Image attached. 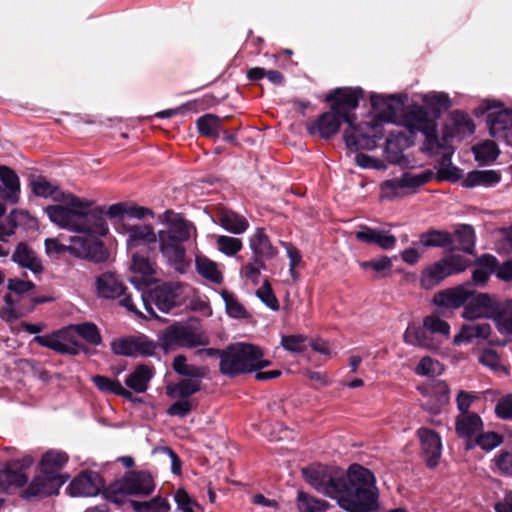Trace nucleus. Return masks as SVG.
I'll use <instances>...</instances> for the list:
<instances>
[{"label": "nucleus", "instance_id": "4be33fe9", "mask_svg": "<svg viewBox=\"0 0 512 512\" xmlns=\"http://www.w3.org/2000/svg\"><path fill=\"white\" fill-rule=\"evenodd\" d=\"M65 481V477L50 476L48 473L41 472L40 475H37L32 480L25 491V496H50L57 494Z\"/></svg>", "mask_w": 512, "mask_h": 512}, {"label": "nucleus", "instance_id": "f257e3e1", "mask_svg": "<svg viewBox=\"0 0 512 512\" xmlns=\"http://www.w3.org/2000/svg\"><path fill=\"white\" fill-rule=\"evenodd\" d=\"M302 475L318 492L335 498L348 512H374L379 507V490L374 473L352 464L346 473L334 467L313 465L302 469Z\"/></svg>", "mask_w": 512, "mask_h": 512}, {"label": "nucleus", "instance_id": "09e8293b", "mask_svg": "<svg viewBox=\"0 0 512 512\" xmlns=\"http://www.w3.org/2000/svg\"><path fill=\"white\" fill-rule=\"evenodd\" d=\"M497 329L501 334L512 335V301L500 305V313L493 316Z\"/></svg>", "mask_w": 512, "mask_h": 512}, {"label": "nucleus", "instance_id": "a19ab883", "mask_svg": "<svg viewBox=\"0 0 512 512\" xmlns=\"http://www.w3.org/2000/svg\"><path fill=\"white\" fill-rule=\"evenodd\" d=\"M71 329L72 338L80 336L89 344L99 345L102 341L98 327L93 323H82L68 326Z\"/></svg>", "mask_w": 512, "mask_h": 512}, {"label": "nucleus", "instance_id": "f03ea898", "mask_svg": "<svg viewBox=\"0 0 512 512\" xmlns=\"http://www.w3.org/2000/svg\"><path fill=\"white\" fill-rule=\"evenodd\" d=\"M31 187L35 195L59 202L45 208L49 219L57 226L77 233H108L109 229L103 219L104 210L100 207L93 208V201L65 193L44 177L34 179Z\"/></svg>", "mask_w": 512, "mask_h": 512}, {"label": "nucleus", "instance_id": "39448f33", "mask_svg": "<svg viewBox=\"0 0 512 512\" xmlns=\"http://www.w3.org/2000/svg\"><path fill=\"white\" fill-rule=\"evenodd\" d=\"M155 481L147 471H132L111 483L105 490L106 498L121 505L128 495L146 497L155 490Z\"/></svg>", "mask_w": 512, "mask_h": 512}, {"label": "nucleus", "instance_id": "8fccbe9b", "mask_svg": "<svg viewBox=\"0 0 512 512\" xmlns=\"http://www.w3.org/2000/svg\"><path fill=\"white\" fill-rule=\"evenodd\" d=\"M473 152L477 161L486 164L494 162L500 153L497 144L492 140H486L474 146Z\"/></svg>", "mask_w": 512, "mask_h": 512}, {"label": "nucleus", "instance_id": "72a5a7b5", "mask_svg": "<svg viewBox=\"0 0 512 512\" xmlns=\"http://www.w3.org/2000/svg\"><path fill=\"white\" fill-rule=\"evenodd\" d=\"M68 461V455L65 452L49 450L43 454L40 466L41 472L48 473L50 476L63 477L60 473Z\"/></svg>", "mask_w": 512, "mask_h": 512}, {"label": "nucleus", "instance_id": "de8ad7c7", "mask_svg": "<svg viewBox=\"0 0 512 512\" xmlns=\"http://www.w3.org/2000/svg\"><path fill=\"white\" fill-rule=\"evenodd\" d=\"M130 270L139 274L141 278H147L155 274L156 265L148 256L140 253H134L132 255Z\"/></svg>", "mask_w": 512, "mask_h": 512}, {"label": "nucleus", "instance_id": "4c0bfd02", "mask_svg": "<svg viewBox=\"0 0 512 512\" xmlns=\"http://www.w3.org/2000/svg\"><path fill=\"white\" fill-rule=\"evenodd\" d=\"M491 333V326L488 323H477L463 325L460 332L454 337V344L471 342L475 338L487 339Z\"/></svg>", "mask_w": 512, "mask_h": 512}, {"label": "nucleus", "instance_id": "bb28decb", "mask_svg": "<svg viewBox=\"0 0 512 512\" xmlns=\"http://www.w3.org/2000/svg\"><path fill=\"white\" fill-rule=\"evenodd\" d=\"M249 246L254 256L265 257L268 260L274 259L278 254L277 247L272 244L264 228H256L249 239Z\"/></svg>", "mask_w": 512, "mask_h": 512}, {"label": "nucleus", "instance_id": "c03bdc74", "mask_svg": "<svg viewBox=\"0 0 512 512\" xmlns=\"http://www.w3.org/2000/svg\"><path fill=\"white\" fill-rule=\"evenodd\" d=\"M423 102L429 107L434 117L437 119L441 115V109L447 110L451 106V100L448 94L443 92H433L423 97Z\"/></svg>", "mask_w": 512, "mask_h": 512}, {"label": "nucleus", "instance_id": "0eeeda50", "mask_svg": "<svg viewBox=\"0 0 512 512\" xmlns=\"http://www.w3.org/2000/svg\"><path fill=\"white\" fill-rule=\"evenodd\" d=\"M160 343L164 350L170 351L176 348H194L208 344L205 333L191 325L176 323L167 327L160 336Z\"/></svg>", "mask_w": 512, "mask_h": 512}, {"label": "nucleus", "instance_id": "4468645a", "mask_svg": "<svg viewBox=\"0 0 512 512\" xmlns=\"http://www.w3.org/2000/svg\"><path fill=\"white\" fill-rule=\"evenodd\" d=\"M71 331L65 327L51 334L35 336L33 341L61 354L77 355L82 346L77 339L72 338Z\"/></svg>", "mask_w": 512, "mask_h": 512}, {"label": "nucleus", "instance_id": "58836bf2", "mask_svg": "<svg viewBox=\"0 0 512 512\" xmlns=\"http://www.w3.org/2000/svg\"><path fill=\"white\" fill-rule=\"evenodd\" d=\"M455 237L459 243L456 249L467 254L475 253L476 234L472 225L459 224L455 229Z\"/></svg>", "mask_w": 512, "mask_h": 512}, {"label": "nucleus", "instance_id": "13d9d810", "mask_svg": "<svg viewBox=\"0 0 512 512\" xmlns=\"http://www.w3.org/2000/svg\"><path fill=\"white\" fill-rule=\"evenodd\" d=\"M199 388L200 386L198 381L184 379L169 389V395L180 399H188V397L196 393Z\"/></svg>", "mask_w": 512, "mask_h": 512}, {"label": "nucleus", "instance_id": "4d7b16f0", "mask_svg": "<svg viewBox=\"0 0 512 512\" xmlns=\"http://www.w3.org/2000/svg\"><path fill=\"white\" fill-rule=\"evenodd\" d=\"M297 499L299 508L303 512H323L328 507L326 501L314 498L303 491L298 492Z\"/></svg>", "mask_w": 512, "mask_h": 512}, {"label": "nucleus", "instance_id": "2f4dec72", "mask_svg": "<svg viewBox=\"0 0 512 512\" xmlns=\"http://www.w3.org/2000/svg\"><path fill=\"white\" fill-rule=\"evenodd\" d=\"M0 180L4 186L2 188V199L16 203L20 191V182L17 174L6 166H0Z\"/></svg>", "mask_w": 512, "mask_h": 512}, {"label": "nucleus", "instance_id": "c9c22d12", "mask_svg": "<svg viewBox=\"0 0 512 512\" xmlns=\"http://www.w3.org/2000/svg\"><path fill=\"white\" fill-rule=\"evenodd\" d=\"M500 180L501 175L495 170H474L467 174L462 185L466 188H473L476 186L491 187L498 184Z\"/></svg>", "mask_w": 512, "mask_h": 512}, {"label": "nucleus", "instance_id": "423d86ee", "mask_svg": "<svg viewBox=\"0 0 512 512\" xmlns=\"http://www.w3.org/2000/svg\"><path fill=\"white\" fill-rule=\"evenodd\" d=\"M475 117L486 115L489 134L496 139H504L512 146V109L505 108L500 101L484 100L473 110Z\"/></svg>", "mask_w": 512, "mask_h": 512}, {"label": "nucleus", "instance_id": "5701e85b", "mask_svg": "<svg viewBox=\"0 0 512 512\" xmlns=\"http://www.w3.org/2000/svg\"><path fill=\"white\" fill-rule=\"evenodd\" d=\"M451 124L446 126L443 132V140L450 138L464 137L475 132V124L469 115L463 111L455 110L450 116Z\"/></svg>", "mask_w": 512, "mask_h": 512}, {"label": "nucleus", "instance_id": "ea45409f", "mask_svg": "<svg viewBox=\"0 0 512 512\" xmlns=\"http://www.w3.org/2000/svg\"><path fill=\"white\" fill-rule=\"evenodd\" d=\"M195 266L199 275L206 280L213 283H220L222 281V273L218 269L217 264L209 258L196 255Z\"/></svg>", "mask_w": 512, "mask_h": 512}, {"label": "nucleus", "instance_id": "473e14b6", "mask_svg": "<svg viewBox=\"0 0 512 512\" xmlns=\"http://www.w3.org/2000/svg\"><path fill=\"white\" fill-rule=\"evenodd\" d=\"M449 276L450 272H448L447 267L442 262V259H440L422 271L420 285L424 289H431Z\"/></svg>", "mask_w": 512, "mask_h": 512}, {"label": "nucleus", "instance_id": "dca6fc26", "mask_svg": "<svg viewBox=\"0 0 512 512\" xmlns=\"http://www.w3.org/2000/svg\"><path fill=\"white\" fill-rule=\"evenodd\" d=\"M473 294L471 283H465L435 293L432 303L440 308L457 309L465 306Z\"/></svg>", "mask_w": 512, "mask_h": 512}, {"label": "nucleus", "instance_id": "5fc2aeb1", "mask_svg": "<svg viewBox=\"0 0 512 512\" xmlns=\"http://www.w3.org/2000/svg\"><path fill=\"white\" fill-rule=\"evenodd\" d=\"M424 326L433 335H438L443 339L450 337V325L447 321L442 320L438 315L431 314L423 319Z\"/></svg>", "mask_w": 512, "mask_h": 512}, {"label": "nucleus", "instance_id": "e433bc0d", "mask_svg": "<svg viewBox=\"0 0 512 512\" xmlns=\"http://www.w3.org/2000/svg\"><path fill=\"white\" fill-rule=\"evenodd\" d=\"M420 242L425 247L448 248L454 243V237L448 231L430 228L420 235Z\"/></svg>", "mask_w": 512, "mask_h": 512}, {"label": "nucleus", "instance_id": "79ce46f5", "mask_svg": "<svg viewBox=\"0 0 512 512\" xmlns=\"http://www.w3.org/2000/svg\"><path fill=\"white\" fill-rule=\"evenodd\" d=\"M96 387L102 392H110L126 399H132V393L125 389L118 380H112L105 376H94L92 378Z\"/></svg>", "mask_w": 512, "mask_h": 512}, {"label": "nucleus", "instance_id": "6e6552de", "mask_svg": "<svg viewBox=\"0 0 512 512\" xmlns=\"http://www.w3.org/2000/svg\"><path fill=\"white\" fill-rule=\"evenodd\" d=\"M364 97L361 87H338L331 90L325 97V102L330 104V109L344 119L348 125L356 122V110L360 100Z\"/></svg>", "mask_w": 512, "mask_h": 512}, {"label": "nucleus", "instance_id": "6ab92c4d", "mask_svg": "<svg viewBox=\"0 0 512 512\" xmlns=\"http://www.w3.org/2000/svg\"><path fill=\"white\" fill-rule=\"evenodd\" d=\"M102 487L103 482L99 473L84 471L71 481L67 491L74 497H91L96 496Z\"/></svg>", "mask_w": 512, "mask_h": 512}, {"label": "nucleus", "instance_id": "f704fd0d", "mask_svg": "<svg viewBox=\"0 0 512 512\" xmlns=\"http://www.w3.org/2000/svg\"><path fill=\"white\" fill-rule=\"evenodd\" d=\"M127 244L129 247H137L140 244H150L157 240V233L149 224L132 225L127 229Z\"/></svg>", "mask_w": 512, "mask_h": 512}, {"label": "nucleus", "instance_id": "412c9836", "mask_svg": "<svg viewBox=\"0 0 512 512\" xmlns=\"http://www.w3.org/2000/svg\"><path fill=\"white\" fill-rule=\"evenodd\" d=\"M420 393L424 396L433 395L435 400L421 404L423 410L430 414L437 415L442 408L449 402V386L445 381L433 380L430 387H418Z\"/></svg>", "mask_w": 512, "mask_h": 512}, {"label": "nucleus", "instance_id": "9d476101", "mask_svg": "<svg viewBox=\"0 0 512 512\" xmlns=\"http://www.w3.org/2000/svg\"><path fill=\"white\" fill-rule=\"evenodd\" d=\"M182 288L183 286L180 283L158 285L148 294H141L142 305L150 316L158 318L152 304L162 312H169L178 304Z\"/></svg>", "mask_w": 512, "mask_h": 512}, {"label": "nucleus", "instance_id": "b1692460", "mask_svg": "<svg viewBox=\"0 0 512 512\" xmlns=\"http://www.w3.org/2000/svg\"><path fill=\"white\" fill-rule=\"evenodd\" d=\"M358 241L365 244H375L383 250H391L395 247L397 239L387 231L377 230L368 226H361L355 233Z\"/></svg>", "mask_w": 512, "mask_h": 512}, {"label": "nucleus", "instance_id": "1a4fd4ad", "mask_svg": "<svg viewBox=\"0 0 512 512\" xmlns=\"http://www.w3.org/2000/svg\"><path fill=\"white\" fill-rule=\"evenodd\" d=\"M258 346L238 342L226 346V376L235 377L255 371L254 362L257 360Z\"/></svg>", "mask_w": 512, "mask_h": 512}, {"label": "nucleus", "instance_id": "a211bd4d", "mask_svg": "<svg viewBox=\"0 0 512 512\" xmlns=\"http://www.w3.org/2000/svg\"><path fill=\"white\" fill-rule=\"evenodd\" d=\"M343 122L344 119L330 109L319 115L316 120L307 123L306 128L310 135L330 140L339 132Z\"/></svg>", "mask_w": 512, "mask_h": 512}, {"label": "nucleus", "instance_id": "aec40b11", "mask_svg": "<svg viewBox=\"0 0 512 512\" xmlns=\"http://www.w3.org/2000/svg\"><path fill=\"white\" fill-rule=\"evenodd\" d=\"M420 439L422 456L428 468H435L441 457L442 443L437 432L429 428H420L417 431Z\"/></svg>", "mask_w": 512, "mask_h": 512}, {"label": "nucleus", "instance_id": "7ed1b4c3", "mask_svg": "<svg viewBox=\"0 0 512 512\" xmlns=\"http://www.w3.org/2000/svg\"><path fill=\"white\" fill-rule=\"evenodd\" d=\"M164 225L157 232L158 250L165 262L179 273L185 272L188 262L185 243L196 234V228L181 214L167 210L159 216Z\"/></svg>", "mask_w": 512, "mask_h": 512}, {"label": "nucleus", "instance_id": "f3484780", "mask_svg": "<svg viewBox=\"0 0 512 512\" xmlns=\"http://www.w3.org/2000/svg\"><path fill=\"white\" fill-rule=\"evenodd\" d=\"M113 353L127 357L152 356L156 345L146 336L123 338L111 344Z\"/></svg>", "mask_w": 512, "mask_h": 512}, {"label": "nucleus", "instance_id": "69168bd1", "mask_svg": "<svg viewBox=\"0 0 512 512\" xmlns=\"http://www.w3.org/2000/svg\"><path fill=\"white\" fill-rule=\"evenodd\" d=\"M173 369L181 375L198 377L200 376V370L193 366L187 364V359L183 355H178L174 358L173 361Z\"/></svg>", "mask_w": 512, "mask_h": 512}, {"label": "nucleus", "instance_id": "a878e982", "mask_svg": "<svg viewBox=\"0 0 512 512\" xmlns=\"http://www.w3.org/2000/svg\"><path fill=\"white\" fill-rule=\"evenodd\" d=\"M474 265L476 268L472 271V283L475 286L483 287L498 268V259L492 254L485 253L474 261Z\"/></svg>", "mask_w": 512, "mask_h": 512}, {"label": "nucleus", "instance_id": "0e129e2a", "mask_svg": "<svg viewBox=\"0 0 512 512\" xmlns=\"http://www.w3.org/2000/svg\"><path fill=\"white\" fill-rule=\"evenodd\" d=\"M495 414L502 420L512 421V393L498 399L495 406Z\"/></svg>", "mask_w": 512, "mask_h": 512}, {"label": "nucleus", "instance_id": "680f3d73", "mask_svg": "<svg viewBox=\"0 0 512 512\" xmlns=\"http://www.w3.org/2000/svg\"><path fill=\"white\" fill-rule=\"evenodd\" d=\"M226 314L235 319H248L251 314L237 300V298L226 291Z\"/></svg>", "mask_w": 512, "mask_h": 512}, {"label": "nucleus", "instance_id": "20e7f679", "mask_svg": "<svg viewBox=\"0 0 512 512\" xmlns=\"http://www.w3.org/2000/svg\"><path fill=\"white\" fill-rule=\"evenodd\" d=\"M84 236L70 237V244L60 243L57 238H48L45 240V250L48 255H60L70 253L81 259H87L94 263L106 262L109 258V252L104 244L97 238L101 235L83 233Z\"/></svg>", "mask_w": 512, "mask_h": 512}, {"label": "nucleus", "instance_id": "37998d69", "mask_svg": "<svg viewBox=\"0 0 512 512\" xmlns=\"http://www.w3.org/2000/svg\"><path fill=\"white\" fill-rule=\"evenodd\" d=\"M27 481L28 477L23 471L8 467L0 472V492L11 486L22 487Z\"/></svg>", "mask_w": 512, "mask_h": 512}, {"label": "nucleus", "instance_id": "c756f323", "mask_svg": "<svg viewBox=\"0 0 512 512\" xmlns=\"http://www.w3.org/2000/svg\"><path fill=\"white\" fill-rule=\"evenodd\" d=\"M12 260L21 267L27 268L34 274L43 271V265L36 253L25 243H19L12 255Z\"/></svg>", "mask_w": 512, "mask_h": 512}, {"label": "nucleus", "instance_id": "603ef678", "mask_svg": "<svg viewBox=\"0 0 512 512\" xmlns=\"http://www.w3.org/2000/svg\"><path fill=\"white\" fill-rule=\"evenodd\" d=\"M394 100V96H390L388 98L373 93L370 96V102L371 106L374 110H382V113L380 115L381 119L393 122L395 117V109L393 105L391 104V101Z\"/></svg>", "mask_w": 512, "mask_h": 512}, {"label": "nucleus", "instance_id": "864d4df0", "mask_svg": "<svg viewBox=\"0 0 512 512\" xmlns=\"http://www.w3.org/2000/svg\"><path fill=\"white\" fill-rule=\"evenodd\" d=\"M249 228L247 218L231 209L226 208V232L232 234H243Z\"/></svg>", "mask_w": 512, "mask_h": 512}, {"label": "nucleus", "instance_id": "9b49d317", "mask_svg": "<svg viewBox=\"0 0 512 512\" xmlns=\"http://www.w3.org/2000/svg\"><path fill=\"white\" fill-rule=\"evenodd\" d=\"M96 293L98 297L104 299L120 298L119 303L129 312L140 315L130 294H125L126 288L114 273L106 272L99 275L95 281Z\"/></svg>", "mask_w": 512, "mask_h": 512}, {"label": "nucleus", "instance_id": "774afa93", "mask_svg": "<svg viewBox=\"0 0 512 512\" xmlns=\"http://www.w3.org/2000/svg\"><path fill=\"white\" fill-rule=\"evenodd\" d=\"M460 178V170L456 166H453L452 164L446 165L444 167H439L436 173V179L438 181L457 182L458 180H460Z\"/></svg>", "mask_w": 512, "mask_h": 512}, {"label": "nucleus", "instance_id": "c85d7f7f", "mask_svg": "<svg viewBox=\"0 0 512 512\" xmlns=\"http://www.w3.org/2000/svg\"><path fill=\"white\" fill-rule=\"evenodd\" d=\"M404 341L407 344L419 346L427 349H437L439 343H437L430 333V331L424 326L409 325L403 335Z\"/></svg>", "mask_w": 512, "mask_h": 512}, {"label": "nucleus", "instance_id": "3c124183", "mask_svg": "<svg viewBox=\"0 0 512 512\" xmlns=\"http://www.w3.org/2000/svg\"><path fill=\"white\" fill-rule=\"evenodd\" d=\"M131 506L136 512H169L170 504L165 498L154 497L150 501H131Z\"/></svg>", "mask_w": 512, "mask_h": 512}, {"label": "nucleus", "instance_id": "338daca9", "mask_svg": "<svg viewBox=\"0 0 512 512\" xmlns=\"http://www.w3.org/2000/svg\"><path fill=\"white\" fill-rule=\"evenodd\" d=\"M35 287V284L31 281L22 280L19 278H12L8 280L7 288L10 292L17 295H23L30 292Z\"/></svg>", "mask_w": 512, "mask_h": 512}, {"label": "nucleus", "instance_id": "6e6d98bb", "mask_svg": "<svg viewBox=\"0 0 512 512\" xmlns=\"http://www.w3.org/2000/svg\"><path fill=\"white\" fill-rule=\"evenodd\" d=\"M359 266L363 270H372L378 277H386L391 273L392 261L388 256H381L379 259L362 261Z\"/></svg>", "mask_w": 512, "mask_h": 512}, {"label": "nucleus", "instance_id": "2eb2a0df", "mask_svg": "<svg viewBox=\"0 0 512 512\" xmlns=\"http://www.w3.org/2000/svg\"><path fill=\"white\" fill-rule=\"evenodd\" d=\"M367 130L373 131L374 127L368 123L357 125L356 122H353L352 125H348L344 130L343 140L346 148L350 152L373 150L377 147L379 137L376 134H369Z\"/></svg>", "mask_w": 512, "mask_h": 512}, {"label": "nucleus", "instance_id": "7c9ffc66", "mask_svg": "<svg viewBox=\"0 0 512 512\" xmlns=\"http://www.w3.org/2000/svg\"><path fill=\"white\" fill-rule=\"evenodd\" d=\"M154 375V369L151 366L141 364L138 365L125 379L128 388L136 393H144L150 380Z\"/></svg>", "mask_w": 512, "mask_h": 512}, {"label": "nucleus", "instance_id": "ddd939ff", "mask_svg": "<svg viewBox=\"0 0 512 512\" xmlns=\"http://www.w3.org/2000/svg\"><path fill=\"white\" fill-rule=\"evenodd\" d=\"M434 177V172L432 170H424L419 174H414L411 172H404L400 178L387 180L383 182L382 189L389 191L386 196L389 199H393L396 197H402L405 193L402 191L407 188L412 192H415L418 188L428 183Z\"/></svg>", "mask_w": 512, "mask_h": 512}, {"label": "nucleus", "instance_id": "f8f14e48", "mask_svg": "<svg viewBox=\"0 0 512 512\" xmlns=\"http://www.w3.org/2000/svg\"><path fill=\"white\" fill-rule=\"evenodd\" d=\"M502 302L495 295L474 290L473 296L469 298L464 306L463 318L473 321L479 318L491 319L500 313Z\"/></svg>", "mask_w": 512, "mask_h": 512}, {"label": "nucleus", "instance_id": "e2e57ef3", "mask_svg": "<svg viewBox=\"0 0 512 512\" xmlns=\"http://www.w3.org/2000/svg\"><path fill=\"white\" fill-rule=\"evenodd\" d=\"M442 262L447 267L448 272H450V276L465 271L470 264L469 259L459 254H452L444 257L442 258Z\"/></svg>", "mask_w": 512, "mask_h": 512}, {"label": "nucleus", "instance_id": "052dcab7", "mask_svg": "<svg viewBox=\"0 0 512 512\" xmlns=\"http://www.w3.org/2000/svg\"><path fill=\"white\" fill-rule=\"evenodd\" d=\"M256 296L271 310H279V301L275 296V293L268 279H265L262 286L257 289Z\"/></svg>", "mask_w": 512, "mask_h": 512}, {"label": "nucleus", "instance_id": "49530a36", "mask_svg": "<svg viewBox=\"0 0 512 512\" xmlns=\"http://www.w3.org/2000/svg\"><path fill=\"white\" fill-rule=\"evenodd\" d=\"M197 127L200 134L209 138H217L222 127V121L213 114H206L197 120Z\"/></svg>", "mask_w": 512, "mask_h": 512}, {"label": "nucleus", "instance_id": "a18cd8bd", "mask_svg": "<svg viewBox=\"0 0 512 512\" xmlns=\"http://www.w3.org/2000/svg\"><path fill=\"white\" fill-rule=\"evenodd\" d=\"M503 442V436L490 431L477 435L472 443L466 442V449H473L475 446L481 447L485 451H490Z\"/></svg>", "mask_w": 512, "mask_h": 512}, {"label": "nucleus", "instance_id": "bf43d9fd", "mask_svg": "<svg viewBox=\"0 0 512 512\" xmlns=\"http://www.w3.org/2000/svg\"><path fill=\"white\" fill-rule=\"evenodd\" d=\"M308 337L301 334L283 335L281 346L292 353H301L306 350Z\"/></svg>", "mask_w": 512, "mask_h": 512}, {"label": "nucleus", "instance_id": "cd10ccee", "mask_svg": "<svg viewBox=\"0 0 512 512\" xmlns=\"http://www.w3.org/2000/svg\"><path fill=\"white\" fill-rule=\"evenodd\" d=\"M483 429L481 417L476 413L459 415L456 418L455 430L460 438L472 443L473 437Z\"/></svg>", "mask_w": 512, "mask_h": 512}, {"label": "nucleus", "instance_id": "393cba45", "mask_svg": "<svg viewBox=\"0 0 512 512\" xmlns=\"http://www.w3.org/2000/svg\"><path fill=\"white\" fill-rule=\"evenodd\" d=\"M404 123L410 133H424L429 128L435 126L436 118H431L427 110L422 106H415L404 115Z\"/></svg>", "mask_w": 512, "mask_h": 512}]
</instances>
